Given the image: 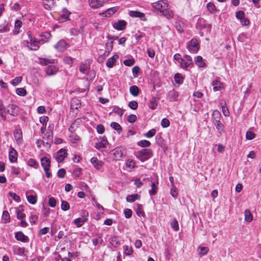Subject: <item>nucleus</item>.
Listing matches in <instances>:
<instances>
[{"mask_svg": "<svg viewBox=\"0 0 261 261\" xmlns=\"http://www.w3.org/2000/svg\"><path fill=\"white\" fill-rule=\"evenodd\" d=\"M153 8L159 11L167 18H169L172 16V12L168 8V5L165 1H159L152 4Z\"/></svg>", "mask_w": 261, "mask_h": 261, "instance_id": "1", "label": "nucleus"}, {"mask_svg": "<svg viewBox=\"0 0 261 261\" xmlns=\"http://www.w3.org/2000/svg\"><path fill=\"white\" fill-rule=\"evenodd\" d=\"M137 159L143 162L148 160L152 156V151L150 149H143L136 152Z\"/></svg>", "mask_w": 261, "mask_h": 261, "instance_id": "2", "label": "nucleus"}, {"mask_svg": "<svg viewBox=\"0 0 261 261\" xmlns=\"http://www.w3.org/2000/svg\"><path fill=\"white\" fill-rule=\"evenodd\" d=\"M41 164L44 169L46 177L49 178L51 176V173L49 171L50 167V160L46 156H44L41 159Z\"/></svg>", "mask_w": 261, "mask_h": 261, "instance_id": "3", "label": "nucleus"}, {"mask_svg": "<svg viewBox=\"0 0 261 261\" xmlns=\"http://www.w3.org/2000/svg\"><path fill=\"white\" fill-rule=\"evenodd\" d=\"M188 50L193 53H196L199 49L200 45L198 41L196 38H193L187 43Z\"/></svg>", "mask_w": 261, "mask_h": 261, "instance_id": "4", "label": "nucleus"}, {"mask_svg": "<svg viewBox=\"0 0 261 261\" xmlns=\"http://www.w3.org/2000/svg\"><path fill=\"white\" fill-rule=\"evenodd\" d=\"M180 67L183 69H186L190 65H193V61L192 58L189 55H185L184 58L180 60Z\"/></svg>", "mask_w": 261, "mask_h": 261, "instance_id": "5", "label": "nucleus"}, {"mask_svg": "<svg viewBox=\"0 0 261 261\" xmlns=\"http://www.w3.org/2000/svg\"><path fill=\"white\" fill-rule=\"evenodd\" d=\"M109 0H88V3L92 9H98L102 7Z\"/></svg>", "mask_w": 261, "mask_h": 261, "instance_id": "6", "label": "nucleus"}, {"mask_svg": "<svg viewBox=\"0 0 261 261\" xmlns=\"http://www.w3.org/2000/svg\"><path fill=\"white\" fill-rule=\"evenodd\" d=\"M108 141L105 137L100 138L95 143V147L97 149H101L107 147Z\"/></svg>", "mask_w": 261, "mask_h": 261, "instance_id": "7", "label": "nucleus"}, {"mask_svg": "<svg viewBox=\"0 0 261 261\" xmlns=\"http://www.w3.org/2000/svg\"><path fill=\"white\" fill-rule=\"evenodd\" d=\"M69 46L68 44L64 40H60L54 46V47L59 52L64 51Z\"/></svg>", "mask_w": 261, "mask_h": 261, "instance_id": "8", "label": "nucleus"}, {"mask_svg": "<svg viewBox=\"0 0 261 261\" xmlns=\"http://www.w3.org/2000/svg\"><path fill=\"white\" fill-rule=\"evenodd\" d=\"M50 35L49 33H46V34H44L41 36V37L42 38L41 39L38 40L36 38H34L33 37H31L30 38V42H33L35 43H44L45 42H46L48 41V39L49 38Z\"/></svg>", "mask_w": 261, "mask_h": 261, "instance_id": "9", "label": "nucleus"}, {"mask_svg": "<svg viewBox=\"0 0 261 261\" xmlns=\"http://www.w3.org/2000/svg\"><path fill=\"white\" fill-rule=\"evenodd\" d=\"M67 155V150L64 149H61L57 152L56 160L58 162H61L64 160Z\"/></svg>", "mask_w": 261, "mask_h": 261, "instance_id": "10", "label": "nucleus"}, {"mask_svg": "<svg viewBox=\"0 0 261 261\" xmlns=\"http://www.w3.org/2000/svg\"><path fill=\"white\" fill-rule=\"evenodd\" d=\"M119 9V7L116 6L108 9L105 12L101 13L99 15L102 17H108L113 15Z\"/></svg>", "mask_w": 261, "mask_h": 261, "instance_id": "11", "label": "nucleus"}, {"mask_svg": "<svg viewBox=\"0 0 261 261\" xmlns=\"http://www.w3.org/2000/svg\"><path fill=\"white\" fill-rule=\"evenodd\" d=\"M7 112L10 115L16 116H17L19 113V108L15 105H10L8 106V109Z\"/></svg>", "mask_w": 261, "mask_h": 261, "instance_id": "12", "label": "nucleus"}, {"mask_svg": "<svg viewBox=\"0 0 261 261\" xmlns=\"http://www.w3.org/2000/svg\"><path fill=\"white\" fill-rule=\"evenodd\" d=\"M15 238L17 241L23 243H27L29 240V238L24 235L22 231L16 232L15 233Z\"/></svg>", "mask_w": 261, "mask_h": 261, "instance_id": "13", "label": "nucleus"}, {"mask_svg": "<svg viewBox=\"0 0 261 261\" xmlns=\"http://www.w3.org/2000/svg\"><path fill=\"white\" fill-rule=\"evenodd\" d=\"M58 67L55 65H49L45 69L47 75L51 76L56 74L58 71Z\"/></svg>", "mask_w": 261, "mask_h": 261, "instance_id": "14", "label": "nucleus"}, {"mask_svg": "<svg viewBox=\"0 0 261 261\" xmlns=\"http://www.w3.org/2000/svg\"><path fill=\"white\" fill-rule=\"evenodd\" d=\"M18 153L15 149L13 147L10 148L9 153V158L11 162H15L17 160Z\"/></svg>", "mask_w": 261, "mask_h": 261, "instance_id": "15", "label": "nucleus"}, {"mask_svg": "<svg viewBox=\"0 0 261 261\" xmlns=\"http://www.w3.org/2000/svg\"><path fill=\"white\" fill-rule=\"evenodd\" d=\"M91 163L93 165V166L96 169H99L100 168H101L103 165V163L101 161L98 160L97 158L93 157L91 159Z\"/></svg>", "mask_w": 261, "mask_h": 261, "instance_id": "16", "label": "nucleus"}, {"mask_svg": "<svg viewBox=\"0 0 261 261\" xmlns=\"http://www.w3.org/2000/svg\"><path fill=\"white\" fill-rule=\"evenodd\" d=\"M126 25V22L124 20H122L115 22L113 24V27L117 30H123L125 29Z\"/></svg>", "mask_w": 261, "mask_h": 261, "instance_id": "17", "label": "nucleus"}, {"mask_svg": "<svg viewBox=\"0 0 261 261\" xmlns=\"http://www.w3.org/2000/svg\"><path fill=\"white\" fill-rule=\"evenodd\" d=\"M129 15L133 17H139L142 20H146L144 13L137 11H130L129 12Z\"/></svg>", "mask_w": 261, "mask_h": 261, "instance_id": "18", "label": "nucleus"}, {"mask_svg": "<svg viewBox=\"0 0 261 261\" xmlns=\"http://www.w3.org/2000/svg\"><path fill=\"white\" fill-rule=\"evenodd\" d=\"M29 192L26 193L27 198L28 202L32 204H36L37 201V194L34 193V194L29 195Z\"/></svg>", "mask_w": 261, "mask_h": 261, "instance_id": "19", "label": "nucleus"}, {"mask_svg": "<svg viewBox=\"0 0 261 261\" xmlns=\"http://www.w3.org/2000/svg\"><path fill=\"white\" fill-rule=\"evenodd\" d=\"M90 68V64L88 60L85 61L81 64L80 67V71L81 72L86 74L87 73L89 69Z\"/></svg>", "mask_w": 261, "mask_h": 261, "instance_id": "20", "label": "nucleus"}, {"mask_svg": "<svg viewBox=\"0 0 261 261\" xmlns=\"http://www.w3.org/2000/svg\"><path fill=\"white\" fill-rule=\"evenodd\" d=\"M210 25L206 23L205 20L202 18H199L196 23V28L198 29L201 30L205 28L206 27H209Z\"/></svg>", "mask_w": 261, "mask_h": 261, "instance_id": "21", "label": "nucleus"}, {"mask_svg": "<svg viewBox=\"0 0 261 261\" xmlns=\"http://www.w3.org/2000/svg\"><path fill=\"white\" fill-rule=\"evenodd\" d=\"M119 58V56L117 55H115L112 57L108 59L106 62V65L109 68H112L116 62V60Z\"/></svg>", "mask_w": 261, "mask_h": 261, "instance_id": "22", "label": "nucleus"}, {"mask_svg": "<svg viewBox=\"0 0 261 261\" xmlns=\"http://www.w3.org/2000/svg\"><path fill=\"white\" fill-rule=\"evenodd\" d=\"M178 93L175 91L172 90L169 92L167 95V98L171 101H175L177 100Z\"/></svg>", "mask_w": 261, "mask_h": 261, "instance_id": "23", "label": "nucleus"}, {"mask_svg": "<svg viewBox=\"0 0 261 261\" xmlns=\"http://www.w3.org/2000/svg\"><path fill=\"white\" fill-rule=\"evenodd\" d=\"M54 0H43L42 4L44 8L46 10L50 9L54 5Z\"/></svg>", "mask_w": 261, "mask_h": 261, "instance_id": "24", "label": "nucleus"}, {"mask_svg": "<svg viewBox=\"0 0 261 261\" xmlns=\"http://www.w3.org/2000/svg\"><path fill=\"white\" fill-rule=\"evenodd\" d=\"M194 62L199 67H204L205 66V63L201 56H198L194 58Z\"/></svg>", "mask_w": 261, "mask_h": 261, "instance_id": "25", "label": "nucleus"}, {"mask_svg": "<svg viewBox=\"0 0 261 261\" xmlns=\"http://www.w3.org/2000/svg\"><path fill=\"white\" fill-rule=\"evenodd\" d=\"M71 108L77 110L81 106L80 100L77 98H73L71 101Z\"/></svg>", "mask_w": 261, "mask_h": 261, "instance_id": "26", "label": "nucleus"}, {"mask_svg": "<svg viewBox=\"0 0 261 261\" xmlns=\"http://www.w3.org/2000/svg\"><path fill=\"white\" fill-rule=\"evenodd\" d=\"M10 28L8 23L5 21L0 24V33H4L9 31Z\"/></svg>", "mask_w": 261, "mask_h": 261, "instance_id": "27", "label": "nucleus"}, {"mask_svg": "<svg viewBox=\"0 0 261 261\" xmlns=\"http://www.w3.org/2000/svg\"><path fill=\"white\" fill-rule=\"evenodd\" d=\"M158 181L157 180L156 182H151V189L149 191V193L150 196H153L156 194V191L158 189L157 187V185L158 184Z\"/></svg>", "mask_w": 261, "mask_h": 261, "instance_id": "28", "label": "nucleus"}, {"mask_svg": "<svg viewBox=\"0 0 261 261\" xmlns=\"http://www.w3.org/2000/svg\"><path fill=\"white\" fill-rule=\"evenodd\" d=\"M14 135L16 142L18 143H20L22 137V132L20 129H16L14 131Z\"/></svg>", "mask_w": 261, "mask_h": 261, "instance_id": "29", "label": "nucleus"}, {"mask_svg": "<svg viewBox=\"0 0 261 261\" xmlns=\"http://www.w3.org/2000/svg\"><path fill=\"white\" fill-rule=\"evenodd\" d=\"M157 101L158 99L156 98L152 97L148 103L149 108L151 110H155L158 106Z\"/></svg>", "mask_w": 261, "mask_h": 261, "instance_id": "30", "label": "nucleus"}, {"mask_svg": "<svg viewBox=\"0 0 261 261\" xmlns=\"http://www.w3.org/2000/svg\"><path fill=\"white\" fill-rule=\"evenodd\" d=\"M22 26V22L19 20H16L15 22V27L13 30V33L17 35L19 33V30Z\"/></svg>", "mask_w": 261, "mask_h": 261, "instance_id": "31", "label": "nucleus"}, {"mask_svg": "<svg viewBox=\"0 0 261 261\" xmlns=\"http://www.w3.org/2000/svg\"><path fill=\"white\" fill-rule=\"evenodd\" d=\"M212 86L214 91L220 90L222 87V84L219 81L215 80L213 82Z\"/></svg>", "mask_w": 261, "mask_h": 261, "instance_id": "32", "label": "nucleus"}, {"mask_svg": "<svg viewBox=\"0 0 261 261\" xmlns=\"http://www.w3.org/2000/svg\"><path fill=\"white\" fill-rule=\"evenodd\" d=\"M13 251L15 254L18 255H23L24 254L25 248L23 247L16 246L14 248Z\"/></svg>", "mask_w": 261, "mask_h": 261, "instance_id": "33", "label": "nucleus"}, {"mask_svg": "<svg viewBox=\"0 0 261 261\" xmlns=\"http://www.w3.org/2000/svg\"><path fill=\"white\" fill-rule=\"evenodd\" d=\"M88 221V219H83L82 218H79L75 219L74 220V223L76 225L77 227H81L84 223Z\"/></svg>", "mask_w": 261, "mask_h": 261, "instance_id": "34", "label": "nucleus"}, {"mask_svg": "<svg viewBox=\"0 0 261 261\" xmlns=\"http://www.w3.org/2000/svg\"><path fill=\"white\" fill-rule=\"evenodd\" d=\"M130 94L134 96H137L139 94V89L137 86H132L129 88Z\"/></svg>", "mask_w": 261, "mask_h": 261, "instance_id": "35", "label": "nucleus"}, {"mask_svg": "<svg viewBox=\"0 0 261 261\" xmlns=\"http://www.w3.org/2000/svg\"><path fill=\"white\" fill-rule=\"evenodd\" d=\"M140 198V195L138 194L130 195L127 196L126 201L128 202H133L136 200H138Z\"/></svg>", "mask_w": 261, "mask_h": 261, "instance_id": "36", "label": "nucleus"}, {"mask_svg": "<svg viewBox=\"0 0 261 261\" xmlns=\"http://www.w3.org/2000/svg\"><path fill=\"white\" fill-rule=\"evenodd\" d=\"M54 63V60L48 59L46 58H39V63L42 65H47L48 64Z\"/></svg>", "mask_w": 261, "mask_h": 261, "instance_id": "37", "label": "nucleus"}, {"mask_svg": "<svg viewBox=\"0 0 261 261\" xmlns=\"http://www.w3.org/2000/svg\"><path fill=\"white\" fill-rule=\"evenodd\" d=\"M213 122L219 121L221 119V114L218 111H214L212 114Z\"/></svg>", "mask_w": 261, "mask_h": 261, "instance_id": "38", "label": "nucleus"}, {"mask_svg": "<svg viewBox=\"0 0 261 261\" xmlns=\"http://www.w3.org/2000/svg\"><path fill=\"white\" fill-rule=\"evenodd\" d=\"M136 212L137 214L140 216H145V213L144 212L142 208V205L140 204H137V208H136Z\"/></svg>", "mask_w": 261, "mask_h": 261, "instance_id": "39", "label": "nucleus"}, {"mask_svg": "<svg viewBox=\"0 0 261 261\" xmlns=\"http://www.w3.org/2000/svg\"><path fill=\"white\" fill-rule=\"evenodd\" d=\"M110 125L112 128L117 130L118 134H120L121 132L122 127L119 123L115 122H113L111 123Z\"/></svg>", "mask_w": 261, "mask_h": 261, "instance_id": "40", "label": "nucleus"}, {"mask_svg": "<svg viewBox=\"0 0 261 261\" xmlns=\"http://www.w3.org/2000/svg\"><path fill=\"white\" fill-rule=\"evenodd\" d=\"M220 104L221 105L222 111L224 115L225 116H228L229 115V112L226 107V102L224 101V102H221Z\"/></svg>", "mask_w": 261, "mask_h": 261, "instance_id": "41", "label": "nucleus"}, {"mask_svg": "<svg viewBox=\"0 0 261 261\" xmlns=\"http://www.w3.org/2000/svg\"><path fill=\"white\" fill-rule=\"evenodd\" d=\"M245 219L248 222H250L253 219L252 215L248 210H246L245 212Z\"/></svg>", "mask_w": 261, "mask_h": 261, "instance_id": "42", "label": "nucleus"}, {"mask_svg": "<svg viewBox=\"0 0 261 261\" xmlns=\"http://www.w3.org/2000/svg\"><path fill=\"white\" fill-rule=\"evenodd\" d=\"M137 144L141 147H149L150 146L151 143L149 141L146 140H143L141 141H139L137 143Z\"/></svg>", "mask_w": 261, "mask_h": 261, "instance_id": "43", "label": "nucleus"}, {"mask_svg": "<svg viewBox=\"0 0 261 261\" xmlns=\"http://www.w3.org/2000/svg\"><path fill=\"white\" fill-rule=\"evenodd\" d=\"M28 165L31 167H34V168H38L39 167V164L37 162V161L33 159H30L28 161Z\"/></svg>", "mask_w": 261, "mask_h": 261, "instance_id": "44", "label": "nucleus"}, {"mask_svg": "<svg viewBox=\"0 0 261 261\" xmlns=\"http://www.w3.org/2000/svg\"><path fill=\"white\" fill-rule=\"evenodd\" d=\"M214 125H215L217 129L221 133L224 129V125L222 124L220 120L216 121L213 122Z\"/></svg>", "mask_w": 261, "mask_h": 261, "instance_id": "45", "label": "nucleus"}, {"mask_svg": "<svg viewBox=\"0 0 261 261\" xmlns=\"http://www.w3.org/2000/svg\"><path fill=\"white\" fill-rule=\"evenodd\" d=\"M3 220L4 223H7L10 221V215L7 211H4L2 215Z\"/></svg>", "mask_w": 261, "mask_h": 261, "instance_id": "46", "label": "nucleus"}, {"mask_svg": "<svg viewBox=\"0 0 261 261\" xmlns=\"http://www.w3.org/2000/svg\"><path fill=\"white\" fill-rule=\"evenodd\" d=\"M62 12H63V13L60 15V18L62 19H64L65 20H68V17H69V15L70 14V13L66 8H64L63 9Z\"/></svg>", "mask_w": 261, "mask_h": 261, "instance_id": "47", "label": "nucleus"}, {"mask_svg": "<svg viewBox=\"0 0 261 261\" xmlns=\"http://www.w3.org/2000/svg\"><path fill=\"white\" fill-rule=\"evenodd\" d=\"M156 130L154 128H152L149 130L148 132L144 134V136L146 138H150L154 136L156 134Z\"/></svg>", "mask_w": 261, "mask_h": 261, "instance_id": "48", "label": "nucleus"}, {"mask_svg": "<svg viewBox=\"0 0 261 261\" xmlns=\"http://www.w3.org/2000/svg\"><path fill=\"white\" fill-rule=\"evenodd\" d=\"M174 78L176 83L180 84L183 83L184 78L180 74L176 73Z\"/></svg>", "mask_w": 261, "mask_h": 261, "instance_id": "49", "label": "nucleus"}, {"mask_svg": "<svg viewBox=\"0 0 261 261\" xmlns=\"http://www.w3.org/2000/svg\"><path fill=\"white\" fill-rule=\"evenodd\" d=\"M16 93L17 95L21 96H24L27 95V91L23 88H18L16 89Z\"/></svg>", "mask_w": 261, "mask_h": 261, "instance_id": "50", "label": "nucleus"}, {"mask_svg": "<svg viewBox=\"0 0 261 261\" xmlns=\"http://www.w3.org/2000/svg\"><path fill=\"white\" fill-rule=\"evenodd\" d=\"M170 194L174 198H176L178 195L177 188L174 185H173L171 188Z\"/></svg>", "mask_w": 261, "mask_h": 261, "instance_id": "51", "label": "nucleus"}, {"mask_svg": "<svg viewBox=\"0 0 261 261\" xmlns=\"http://www.w3.org/2000/svg\"><path fill=\"white\" fill-rule=\"evenodd\" d=\"M70 208V205L69 203L65 200L62 201L61 204V209L64 211H66L68 210Z\"/></svg>", "mask_w": 261, "mask_h": 261, "instance_id": "52", "label": "nucleus"}, {"mask_svg": "<svg viewBox=\"0 0 261 261\" xmlns=\"http://www.w3.org/2000/svg\"><path fill=\"white\" fill-rule=\"evenodd\" d=\"M8 194L11 197H12L14 201L18 202L20 201V198L19 196L17 195L15 193L9 192Z\"/></svg>", "mask_w": 261, "mask_h": 261, "instance_id": "53", "label": "nucleus"}, {"mask_svg": "<svg viewBox=\"0 0 261 261\" xmlns=\"http://www.w3.org/2000/svg\"><path fill=\"white\" fill-rule=\"evenodd\" d=\"M133 249L131 247L125 246L124 247V253L127 255H130L133 253Z\"/></svg>", "mask_w": 261, "mask_h": 261, "instance_id": "54", "label": "nucleus"}, {"mask_svg": "<svg viewBox=\"0 0 261 261\" xmlns=\"http://www.w3.org/2000/svg\"><path fill=\"white\" fill-rule=\"evenodd\" d=\"M28 47H29L31 50H37L39 48V46L38 43H28Z\"/></svg>", "mask_w": 261, "mask_h": 261, "instance_id": "55", "label": "nucleus"}, {"mask_svg": "<svg viewBox=\"0 0 261 261\" xmlns=\"http://www.w3.org/2000/svg\"><path fill=\"white\" fill-rule=\"evenodd\" d=\"M171 227L175 231H178L179 230L178 223L176 219L173 220L171 223Z\"/></svg>", "mask_w": 261, "mask_h": 261, "instance_id": "56", "label": "nucleus"}, {"mask_svg": "<svg viewBox=\"0 0 261 261\" xmlns=\"http://www.w3.org/2000/svg\"><path fill=\"white\" fill-rule=\"evenodd\" d=\"M17 218L18 219H23L25 217V214L21 210H17L16 211Z\"/></svg>", "mask_w": 261, "mask_h": 261, "instance_id": "57", "label": "nucleus"}, {"mask_svg": "<svg viewBox=\"0 0 261 261\" xmlns=\"http://www.w3.org/2000/svg\"><path fill=\"white\" fill-rule=\"evenodd\" d=\"M198 250H199V253L201 255H205L208 251V248L205 247H199Z\"/></svg>", "mask_w": 261, "mask_h": 261, "instance_id": "58", "label": "nucleus"}, {"mask_svg": "<svg viewBox=\"0 0 261 261\" xmlns=\"http://www.w3.org/2000/svg\"><path fill=\"white\" fill-rule=\"evenodd\" d=\"M22 77L21 76H17L16 77L12 82L11 84L14 86H16L18 85L22 81Z\"/></svg>", "mask_w": 261, "mask_h": 261, "instance_id": "59", "label": "nucleus"}, {"mask_svg": "<svg viewBox=\"0 0 261 261\" xmlns=\"http://www.w3.org/2000/svg\"><path fill=\"white\" fill-rule=\"evenodd\" d=\"M138 104L136 101H132L129 102L128 107L132 110H136L138 108Z\"/></svg>", "mask_w": 261, "mask_h": 261, "instance_id": "60", "label": "nucleus"}, {"mask_svg": "<svg viewBox=\"0 0 261 261\" xmlns=\"http://www.w3.org/2000/svg\"><path fill=\"white\" fill-rule=\"evenodd\" d=\"M73 173L74 176L79 177L82 174V169L79 167L75 168L73 169Z\"/></svg>", "mask_w": 261, "mask_h": 261, "instance_id": "61", "label": "nucleus"}, {"mask_svg": "<svg viewBox=\"0 0 261 261\" xmlns=\"http://www.w3.org/2000/svg\"><path fill=\"white\" fill-rule=\"evenodd\" d=\"M255 137V134L251 131H247L246 134V138L248 140H252Z\"/></svg>", "mask_w": 261, "mask_h": 261, "instance_id": "62", "label": "nucleus"}, {"mask_svg": "<svg viewBox=\"0 0 261 261\" xmlns=\"http://www.w3.org/2000/svg\"><path fill=\"white\" fill-rule=\"evenodd\" d=\"M170 125V121L167 118H164L161 121V125L163 127L166 128L169 126Z\"/></svg>", "mask_w": 261, "mask_h": 261, "instance_id": "63", "label": "nucleus"}, {"mask_svg": "<svg viewBox=\"0 0 261 261\" xmlns=\"http://www.w3.org/2000/svg\"><path fill=\"white\" fill-rule=\"evenodd\" d=\"M125 217L126 219H129L132 217V211L130 209L126 208L124 211Z\"/></svg>", "mask_w": 261, "mask_h": 261, "instance_id": "64", "label": "nucleus"}]
</instances>
